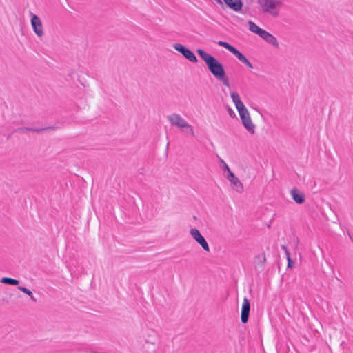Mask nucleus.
<instances>
[{
	"instance_id": "nucleus-1",
	"label": "nucleus",
	"mask_w": 353,
	"mask_h": 353,
	"mask_svg": "<svg viewBox=\"0 0 353 353\" xmlns=\"http://www.w3.org/2000/svg\"><path fill=\"white\" fill-rule=\"evenodd\" d=\"M197 52L205 63L208 69L214 77V78L221 81L225 86L229 88V79L226 75L222 63L214 57L207 53L201 49L197 50Z\"/></svg>"
},
{
	"instance_id": "nucleus-2",
	"label": "nucleus",
	"mask_w": 353,
	"mask_h": 353,
	"mask_svg": "<svg viewBox=\"0 0 353 353\" xmlns=\"http://www.w3.org/2000/svg\"><path fill=\"white\" fill-rule=\"evenodd\" d=\"M261 8L266 13L277 17L279 14V8L278 5L279 2L275 0H257Z\"/></svg>"
},
{
	"instance_id": "nucleus-3",
	"label": "nucleus",
	"mask_w": 353,
	"mask_h": 353,
	"mask_svg": "<svg viewBox=\"0 0 353 353\" xmlns=\"http://www.w3.org/2000/svg\"><path fill=\"white\" fill-rule=\"evenodd\" d=\"M249 29L252 32L259 34L267 43H270L271 44H275L277 43L276 39L273 35L260 28L253 22H249Z\"/></svg>"
},
{
	"instance_id": "nucleus-4",
	"label": "nucleus",
	"mask_w": 353,
	"mask_h": 353,
	"mask_svg": "<svg viewBox=\"0 0 353 353\" xmlns=\"http://www.w3.org/2000/svg\"><path fill=\"white\" fill-rule=\"evenodd\" d=\"M239 114L244 128L251 134L255 132V125L252 123L250 113L246 108L239 110Z\"/></svg>"
},
{
	"instance_id": "nucleus-5",
	"label": "nucleus",
	"mask_w": 353,
	"mask_h": 353,
	"mask_svg": "<svg viewBox=\"0 0 353 353\" xmlns=\"http://www.w3.org/2000/svg\"><path fill=\"white\" fill-rule=\"evenodd\" d=\"M30 25L34 34L40 39H41L44 34V28L43 23L40 17L33 13L30 14Z\"/></svg>"
},
{
	"instance_id": "nucleus-6",
	"label": "nucleus",
	"mask_w": 353,
	"mask_h": 353,
	"mask_svg": "<svg viewBox=\"0 0 353 353\" xmlns=\"http://www.w3.org/2000/svg\"><path fill=\"white\" fill-rule=\"evenodd\" d=\"M190 234L191 236L194 239L195 241H196L202 248L207 252L210 251V248L208 243H207L205 238L201 235L199 230L196 228H192L190 230Z\"/></svg>"
},
{
	"instance_id": "nucleus-7",
	"label": "nucleus",
	"mask_w": 353,
	"mask_h": 353,
	"mask_svg": "<svg viewBox=\"0 0 353 353\" xmlns=\"http://www.w3.org/2000/svg\"><path fill=\"white\" fill-rule=\"evenodd\" d=\"M227 179L230 182L232 188L236 192L241 193L243 191V186L241 181L236 177L232 172L227 175Z\"/></svg>"
},
{
	"instance_id": "nucleus-8",
	"label": "nucleus",
	"mask_w": 353,
	"mask_h": 353,
	"mask_svg": "<svg viewBox=\"0 0 353 353\" xmlns=\"http://www.w3.org/2000/svg\"><path fill=\"white\" fill-rule=\"evenodd\" d=\"M168 121L170 122L171 125L181 128L182 125L185 123V119H183L179 114L173 113L167 117Z\"/></svg>"
},
{
	"instance_id": "nucleus-9",
	"label": "nucleus",
	"mask_w": 353,
	"mask_h": 353,
	"mask_svg": "<svg viewBox=\"0 0 353 353\" xmlns=\"http://www.w3.org/2000/svg\"><path fill=\"white\" fill-rule=\"evenodd\" d=\"M168 121L170 122L171 125L181 128L182 125L185 123V119H183L179 114L173 113L167 117Z\"/></svg>"
},
{
	"instance_id": "nucleus-10",
	"label": "nucleus",
	"mask_w": 353,
	"mask_h": 353,
	"mask_svg": "<svg viewBox=\"0 0 353 353\" xmlns=\"http://www.w3.org/2000/svg\"><path fill=\"white\" fill-rule=\"evenodd\" d=\"M174 48L180 52L187 59L192 63L197 62V58L195 54L189 49L186 48L184 46H174Z\"/></svg>"
},
{
	"instance_id": "nucleus-11",
	"label": "nucleus",
	"mask_w": 353,
	"mask_h": 353,
	"mask_svg": "<svg viewBox=\"0 0 353 353\" xmlns=\"http://www.w3.org/2000/svg\"><path fill=\"white\" fill-rule=\"evenodd\" d=\"M250 310V305L248 299L247 298L243 299V303L242 305L241 310V322L243 323H246L248 321L249 314Z\"/></svg>"
},
{
	"instance_id": "nucleus-12",
	"label": "nucleus",
	"mask_w": 353,
	"mask_h": 353,
	"mask_svg": "<svg viewBox=\"0 0 353 353\" xmlns=\"http://www.w3.org/2000/svg\"><path fill=\"white\" fill-rule=\"evenodd\" d=\"M225 48L228 49L230 52H233L237 58L244 63L246 65H248L250 68H252L253 66L252 63L249 61V60L243 55L239 50H237L233 46H223Z\"/></svg>"
},
{
	"instance_id": "nucleus-13",
	"label": "nucleus",
	"mask_w": 353,
	"mask_h": 353,
	"mask_svg": "<svg viewBox=\"0 0 353 353\" xmlns=\"http://www.w3.org/2000/svg\"><path fill=\"white\" fill-rule=\"evenodd\" d=\"M225 4L234 12H240L243 8L241 0H223Z\"/></svg>"
},
{
	"instance_id": "nucleus-14",
	"label": "nucleus",
	"mask_w": 353,
	"mask_h": 353,
	"mask_svg": "<svg viewBox=\"0 0 353 353\" xmlns=\"http://www.w3.org/2000/svg\"><path fill=\"white\" fill-rule=\"evenodd\" d=\"M266 261V256L265 253H261L256 256L254 259V268L259 272L263 270L264 264Z\"/></svg>"
},
{
	"instance_id": "nucleus-15",
	"label": "nucleus",
	"mask_w": 353,
	"mask_h": 353,
	"mask_svg": "<svg viewBox=\"0 0 353 353\" xmlns=\"http://www.w3.org/2000/svg\"><path fill=\"white\" fill-rule=\"evenodd\" d=\"M290 194L293 200L299 204L303 203L305 200V196L303 193L299 192L297 189L294 188L290 191Z\"/></svg>"
},
{
	"instance_id": "nucleus-16",
	"label": "nucleus",
	"mask_w": 353,
	"mask_h": 353,
	"mask_svg": "<svg viewBox=\"0 0 353 353\" xmlns=\"http://www.w3.org/2000/svg\"><path fill=\"white\" fill-rule=\"evenodd\" d=\"M231 98L238 111L245 108L240 99L239 94L237 92H231Z\"/></svg>"
},
{
	"instance_id": "nucleus-17",
	"label": "nucleus",
	"mask_w": 353,
	"mask_h": 353,
	"mask_svg": "<svg viewBox=\"0 0 353 353\" xmlns=\"http://www.w3.org/2000/svg\"><path fill=\"white\" fill-rule=\"evenodd\" d=\"M180 129L185 134L191 135L192 137L195 136L194 127L192 125L189 124L187 121H185V123L183 124V125H182V127H181Z\"/></svg>"
},
{
	"instance_id": "nucleus-18",
	"label": "nucleus",
	"mask_w": 353,
	"mask_h": 353,
	"mask_svg": "<svg viewBox=\"0 0 353 353\" xmlns=\"http://www.w3.org/2000/svg\"><path fill=\"white\" fill-rule=\"evenodd\" d=\"M46 129L47 128L39 129V128H31L23 127V128H19L18 129H17L16 132H20V133H26V132H30V131L39 132L46 130Z\"/></svg>"
},
{
	"instance_id": "nucleus-19",
	"label": "nucleus",
	"mask_w": 353,
	"mask_h": 353,
	"mask_svg": "<svg viewBox=\"0 0 353 353\" xmlns=\"http://www.w3.org/2000/svg\"><path fill=\"white\" fill-rule=\"evenodd\" d=\"M1 283L8 285H17L19 283V281L9 278V277H3L1 279Z\"/></svg>"
},
{
	"instance_id": "nucleus-20",
	"label": "nucleus",
	"mask_w": 353,
	"mask_h": 353,
	"mask_svg": "<svg viewBox=\"0 0 353 353\" xmlns=\"http://www.w3.org/2000/svg\"><path fill=\"white\" fill-rule=\"evenodd\" d=\"M18 289L21 292H24L25 294H26L27 295H28L32 301H33L34 302L37 301L36 298L33 296L32 292L29 289L23 286H19Z\"/></svg>"
},
{
	"instance_id": "nucleus-21",
	"label": "nucleus",
	"mask_w": 353,
	"mask_h": 353,
	"mask_svg": "<svg viewBox=\"0 0 353 353\" xmlns=\"http://www.w3.org/2000/svg\"><path fill=\"white\" fill-rule=\"evenodd\" d=\"M286 258H287V261H288V268H292L294 266V262L291 259L290 255L286 256Z\"/></svg>"
},
{
	"instance_id": "nucleus-22",
	"label": "nucleus",
	"mask_w": 353,
	"mask_h": 353,
	"mask_svg": "<svg viewBox=\"0 0 353 353\" xmlns=\"http://www.w3.org/2000/svg\"><path fill=\"white\" fill-rule=\"evenodd\" d=\"M221 161H222V162L223 163V164H224V165H223V170H224V171L227 172H228V174H230V172H232V171L230 170V169L229 166H228V165H227V164H226V163H225L223 160H222Z\"/></svg>"
},
{
	"instance_id": "nucleus-23",
	"label": "nucleus",
	"mask_w": 353,
	"mask_h": 353,
	"mask_svg": "<svg viewBox=\"0 0 353 353\" xmlns=\"http://www.w3.org/2000/svg\"><path fill=\"white\" fill-rule=\"evenodd\" d=\"M282 249L284 250L285 254H286V256H290V252L286 247V245H283L281 246Z\"/></svg>"
},
{
	"instance_id": "nucleus-24",
	"label": "nucleus",
	"mask_w": 353,
	"mask_h": 353,
	"mask_svg": "<svg viewBox=\"0 0 353 353\" xmlns=\"http://www.w3.org/2000/svg\"><path fill=\"white\" fill-rule=\"evenodd\" d=\"M228 110L231 117H234L236 116L234 112L230 108H229Z\"/></svg>"
},
{
	"instance_id": "nucleus-25",
	"label": "nucleus",
	"mask_w": 353,
	"mask_h": 353,
	"mask_svg": "<svg viewBox=\"0 0 353 353\" xmlns=\"http://www.w3.org/2000/svg\"><path fill=\"white\" fill-rule=\"evenodd\" d=\"M218 44L222 45V44H227V43H225V42L219 41V42L218 43Z\"/></svg>"
}]
</instances>
